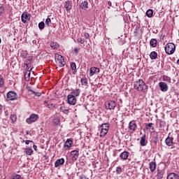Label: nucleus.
I'll return each instance as SVG.
<instances>
[{
    "label": "nucleus",
    "instance_id": "obj_1",
    "mask_svg": "<svg viewBox=\"0 0 179 179\" xmlns=\"http://www.w3.org/2000/svg\"><path fill=\"white\" fill-rule=\"evenodd\" d=\"M134 87L136 90L142 92V93H146V92H148V85H146L142 79L135 81L134 83Z\"/></svg>",
    "mask_w": 179,
    "mask_h": 179
},
{
    "label": "nucleus",
    "instance_id": "obj_2",
    "mask_svg": "<svg viewBox=\"0 0 179 179\" xmlns=\"http://www.w3.org/2000/svg\"><path fill=\"white\" fill-rule=\"evenodd\" d=\"M176 51V45L173 43H167L165 46V52L168 54V55H171L174 54Z\"/></svg>",
    "mask_w": 179,
    "mask_h": 179
},
{
    "label": "nucleus",
    "instance_id": "obj_3",
    "mask_svg": "<svg viewBox=\"0 0 179 179\" xmlns=\"http://www.w3.org/2000/svg\"><path fill=\"white\" fill-rule=\"evenodd\" d=\"M7 99L10 101H14V100H17V94L15 91H10L7 93Z\"/></svg>",
    "mask_w": 179,
    "mask_h": 179
},
{
    "label": "nucleus",
    "instance_id": "obj_4",
    "mask_svg": "<svg viewBox=\"0 0 179 179\" xmlns=\"http://www.w3.org/2000/svg\"><path fill=\"white\" fill-rule=\"evenodd\" d=\"M38 119V115L33 113L26 120V122L27 124H32V122H36Z\"/></svg>",
    "mask_w": 179,
    "mask_h": 179
},
{
    "label": "nucleus",
    "instance_id": "obj_5",
    "mask_svg": "<svg viewBox=\"0 0 179 179\" xmlns=\"http://www.w3.org/2000/svg\"><path fill=\"white\" fill-rule=\"evenodd\" d=\"M117 107V102L115 101H109L108 103H106V110H114Z\"/></svg>",
    "mask_w": 179,
    "mask_h": 179
},
{
    "label": "nucleus",
    "instance_id": "obj_6",
    "mask_svg": "<svg viewBox=\"0 0 179 179\" xmlns=\"http://www.w3.org/2000/svg\"><path fill=\"white\" fill-rule=\"evenodd\" d=\"M72 143H73V139L68 138L64 144V148L66 150L72 148Z\"/></svg>",
    "mask_w": 179,
    "mask_h": 179
},
{
    "label": "nucleus",
    "instance_id": "obj_7",
    "mask_svg": "<svg viewBox=\"0 0 179 179\" xmlns=\"http://www.w3.org/2000/svg\"><path fill=\"white\" fill-rule=\"evenodd\" d=\"M67 101L69 104L71 106H75L76 104V97L73 96V95L69 94L67 96Z\"/></svg>",
    "mask_w": 179,
    "mask_h": 179
},
{
    "label": "nucleus",
    "instance_id": "obj_8",
    "mask_svg": "<svg viewBox=\"0 0 179 179\" xmlns=\"http://www.w3.org/2000/svg\"><path fill=\"white\" fill-rule=\"evenodd\" d=\"M70 155L71 156V160L73 162L76 161L77 159H79V150H78L71 151Z\"/></svg>",
    "mask_w": 179,
    "mask_h": 179
},
{
    "label": "nucleus",
    "instance_id": "obj_9",
    "mask_svg": "<svg viewBox=\"0 0 179 179\" xmlns=\"http://www.w3.org/2000/svg\"><path fill=\"white\" fill-rule=\"evenodd\" d=\"M159 87L161 92H167V90H169V85L164 82H159Z\"/></svg>",
    "mask_w": 179,
    "mask_h": 179
},
{
    "label": "nucleus",
    "instance_id": "obj_10",
    "mask_svg": "<svg viewBox=\"0 0 179 179\" xmlns=\"http://www.w3.org/2000/svg\"><path fill=\"white\" fill-rule=\"evenodd\" d=\"M100 69L96 67H92L90 69V76H93L94 75H97V73H99Z\"/></svg>",
    "mask_w": 179,
    "mask_h": 179
},
{
    "label": "nucleus",
    "instance_id": "obj_11",
    "mask_svg": "<svg viewBox=\"0 0 179 179\" xmlns=\"http://www.w3.org/2000/svg\"><path fill=\"white\" fill-rule=\"evenodd\" d=\"M138 128V126L136 125V123L135 121L132 120L129 124V129L131 131H136V129Z\"/></svg>",
    "mask_w": 179,
    "mask_h": 179
},
{
    "label": "nucleus",
    "instance_id": "obj_12",
    "mask_svg": "<svg viewBox=\"0 0 179 179\" xmlns=\"http://www.w3.org/2000/svg\"><path fill=\"white\" fill-rule=\"evenodd\" d=\"M71 96H73L74 97H79V96H80V89H73L71 90Z\"/></svg>",
    "mask_w": 179,
    "mask_h": 179
},
{
    "label": "nucleus",
    "instance_id": "obj_13",
    "mask_svg": "<svg viewBox=\"0 0 179 179\" xmlns=\"http://www.w3.org/2000/svg\"><path fill=\"white\" fill-rule=\"evenodd\" d=\"M64 8L66 10H71L72 9V1L67 0L64 3Z\"/></svg>",
    "mask_w": 179,
    "mask_h": 179
},
{
    "label": "nucleus",
    "instance_id": "obj_14",
    "mask_svg": "<svg viewBox=\"0 0 179 179\" xmlns=\"http://www.w3.org/2000/svg\"><path fill=\"white\" fill-rule=\"evenodd\" d=\"M64 163H65V159L64 158L57 159L55 162V167H59V166H62Z\"/></svg>",
    "mask_w": 179,
    "mask_h": 179
},
{
    "label": "nucleus",
    "instance_id": "obj_15",
    "mask_svg": "<svg viewBox=\"0 0 179 179\" xmlns=\"http://www.w3.org/2000/svg\"><path fill=\"white\" fill-rule=\"evenodd\" d=\"M174 138L173 137L168 136L165 140V143L167 146H173V142Z\"/></svg>",
    "mask_w": 179,
    "mask_h": 179
},
{
    "label": "nucleus",
    "instance_id": "obj_16",
    "mask_svg": "<svg viewBox=\"0 0 179 179\" xmlns=\"http://www.w3.org/2000/svg\"><path fill=\"white\" fill-rule=\"evenodd\" d=\"M120 157L122 160H127V159L129 157V152L124 151L123 152L120 153Z\"/></svg>",
    "mask_w": 179,
    "mask_h": 179
},
{
    "label": "nucleus",
    "instance_id": "obj_17",
    "mask_svg": "<svg viewBox=\"0 0 179 179\" xmlns=\"http://www.w3.org/2000/svg\"><path fill=\"white\" fill-rule=\"evenodd\" d=\"M167 179H179V175L176 173H170L167 176Z\"/></svg>",
    "mask_w": 179,
    "mask_h": 179
},
{
    "label": "nucleus",
    "instance_id": "obj_18",
    "mask_svg": "<svg viewBox=\"0 0 179 179\" xmlns=\"http://www.w3.org/2000/svg\"><path fill=\"white\" fill-rule=\"evenodd\" d=\"M148 143L146 142V134H144L141 136V141H140V145L141 146H146V144Z\"/></svg>",
    "mask_w": 179,
    "mask_h": 179
},
{
    "label": "nucleus",
    "instance_id": "obj_19",
    "mask_svg": "<svg viewBox=\"0 0 179 179\" xmlns=\"http://www.w3.org/2000/svg\"><path fill=\"white\" fill-rule=\"evenodd\" d=\"M21 19H22V22L23 23H26V22H27V20H29V15H27V13H26V12L23 13L21 16Z\"/></svg>",
    "mask_w": 179,
    "mask_h": 179
},
{
    "label": "nucleus",
    "instance_id": "obj_20",
    "mask_svg": "<svg viewBox=\"0 0 179 179\" xmlns=\"http://www.w3.org/2000/svg\"><path fill=\"white\" fill-rule=\"evenodd\" d=\"M80 8L84 10H86L89 8V3L86 1H84L80 4Z\"/></svg>",
    "mask_w": 179,
    "mask_h": 179
},
{
    "label": "nucleus",
    "instance_id": "obj_21",
    "mask_svg": "<svg viewBox=\"0 0 179 179\" xmlns=\"http://www.w3.org/2000/svg\"><path fill=\"white\" fill-rule=\"evenodd\" d=\"M149 167H150V171L153 173V171L156 170V162H150Z\"/></svg>",
    "mask_w": 179,
    "mask_h": 179
},
{
    "label": "nucleus",
    "instance_id": "obj_22",
    "mask_svg": "<svg viewBox=\"0 0 179 179\" xmlns=\"http://www.w3.org/2000/svg\"><path fill=\"white\" fill-rule=\"evenodd\" d=\"M8 179H23V177L17 173H13Z\"/></svg>",
    "mask_w": 179,
    "mask_h": 179
},
{
    "label": "nucleus",
    "instance_id": "obj_23",
    "mask_svg": "<svg viewBox=\"0 0 179 179\" xmlns=\"http://www.w3.org/2000/svg\"><path fill=\"white\" fill-rule=\"evenodd\" d=\"M80 83L82 86H84V87H87V78H86V77L82 78Z\"/></svg>",
    "mask_w": 179,
    "mask_h": 179
},
{
    "label": "nucleus",
    "instance_id": "obj_24",
    "mask_svg": "<svg viewBox=\"0 0 179 179\" xmlns=\"http://www.w3.org/2000/svg\"><path fill=\"white\" fill-rule=\"evenodd\" d=\"M24 153L27 155V156H31L33 155V149L31 148H25Z\"/></svg>",
    "mask_w": 179,
    "mask_h": 179
},
{
    "label": "nucleus",
    "instance_id": "obj_25",
    "mask_svg": "<svg viewBox=\"0 0 179 179\" xmlns=\"http://www.w3.org/2000/svg\"><path fill=\"white\" fill-rule=\"evenodd\" d=\"M101 129H106V131H108V129H110V124L108 123H104L102 124L100 126Z\"/></svg>",
    "mask_w": 179,
    "mask_h": 179
},
{
    "label": "nucleus",
    "instance_id": "obj_26",
    "mask_svg": "<svg viewBox=\"0 0 179 179\" xmlns=\"http://www.w3.org/2000/svg\"><path fill=\"white\" fill-rule=\"evenodd\" d=\"M150 44L151 45V47H157V40L155 39V38H152L150 40Z\"/></svg>",
    "mask_w": 179,
    "mask_h": 179
},
{
    "label": "nucleus",
    "instance_id": "obj_27",
    "mask_svg": "<svg viewBox=\"0 0 179 179\" xmlns=\"http://www.w3.org/2000/svg\"><path fill=\"white\" fill-rule=\"evenodd\" d=\"M59 110L62 113H64V114H69V110L66 109V108L65 106H61L59 108Z\"/></svg>",
    "mask_w": 179,
    "mask_h": 179
},
{
    "label": "nucleus",
    "instance_id": "obj_28",
    "mask_svg": "<svg viewBox=\"0 0 179 179\" xmlns=\"http://www.w3.org/2000/svg\"><path fill=\"white\" fill-rule=\"evenodd\" d=\"M108 133V130L101 129V132H100L101 138L106 136V135H107Z\"/></svg>",
    "mask_w": 179,
    "mask_h": 179
},
{
    "label": "nucleus",
    "instance_id": "obj_29",
    "mask_svg": "<svg viewBox=\"0 0 179 179\" xmlns=\"http://www.w3.org/2000/svg\"><path fill=\"white\" fill-rule=\"evenodd\" d=\"M50 47L53 50H57V48H58L59 47V45H58V43L57 42H52V43H50Z\"/></svg>",
    "mask_w": 179,
    "mask_h": 179
},
{
    "label": "nucleus",
    "instance_id": "obj_30",
    "mask_svg": "<svg viewBox=\"0 0 179 179\" xmlns=\"http://www.w3.org/2000/svg\"><path fill=\"white\" fill-rule=\"evenodd\" d=\"M145 128L146 129H148V131H150V129H152V131H155L153 123H148V124L145 125Z\"/></svg>",
    "mask_w": 179,
    "mask_h": 179
},
{
    "label": "nucleus",
    "instance_id": "obj_31",
    "mask_svg": "<svg viewBox=\"0 0 179 179\" xmlns=\"http://www.w3.org/2000/svg\"><path fill=\"white\" fill-rule=\"evenodd\" d=\"M32 60H33V57L31 56L27 57V59L24 61L25 65L27 66H29V64H30V62H31Z\"/></svg>",
    "mask_w": 179,
    "mask_h": 179
},
{
    "label": "nucleus",
    "instance_id": "obj_32",
    "mask_svg": "<svg viewBox=\"0 0 179 179\" xmlns=\"http://www.w3.org/2000/svg\"><path fill=\"white\" fill-rule=\"evenodd\" d=\"M24 78L25 80L29 81L30 80V70H27L25 73H24Z\"/></svg>",
    "mask_w": 179,
    "mask_h": 179
},
{
    "label": "nucleus",
    "instance_id": "obj_33",
    "mask_svg": "<svg viewBox=\"0 0 179 179\" xmlns=\"http://www.w3.org/2000/svg\"><path fill=\"white\" fill-rule=\"evenodd\" d=\"M150 57L151 59H156V58H157V52L155 51L152 52L150 55Z\"/></svg>",
    "mask_w": 179,
    "mask_h": 179
},
{
    "label": "nucleus",
    "instance_id": "obj_34",
    "mask_svg": "<svg viewBox=\"0 0 179 179\" xmlns=\"http://www.w3.org/2000/svg\"><path fill=\"white\" fill-rule=\"evenodd\" d=\"M162 80H164V82H169V83H171V78L167 76H163Z\"/></svg>",
    "mask_w": 179,
    "mask_h": 179
},
{
    "label": "nucleus",
    "instance_id": "obj_35",
    "mask_svg": "<svg viewBox=\"0 0 179 179\" xmlns=\"http://www.w3.org/2000/svg\"><path fill=\"white\" fill-rule=\"evenodd\" d=\"M55 59L56 62H58L59 61H62L64 59V57H62L61 55H56Z\"/></svg>",
    "mask_w": 179,
    "mask_h": 179
},
{
    "label": "nucleus",
    "instance_id": "obj_36",
    "mask_svg": "<svg viewBox=\"0 0 179 179\" xmlns=\"http://www.w3.org/2000/svg\"><path fill=\"white\" fill-rule=\"evenodd\" d=\"M146 15L148 17H152V16H153V10L152 9L148 10L146 12Z\"/></svg>",
    "mask_w": 179,
    "mask_h": 179
},
{
    "label": "nucleus",
    "instance_id": "obj_37",
    "mask_svg": "<svg viewBox=\"0 0 179 179\" xmlns=\"http://www.w3.org/2000/svg\"><path fill=\"white\" fill-rule=\"evenodd\" d=\"M57 64H59V66L60 68H62V66H65V60L63 59V60H59V62H57Z\"/></svg>",
    "mask_w": 179,
    "mask_h": 179
},
{
    "label": "nucleus",
    "instance_id": "obj_38",
    "mask_svg": "<svg viewBox=\"0 0 179 179\" xmlns=\"http://www.w3.org/2000/svg\"><path fill=\"white\" fill-rule=\"evenodd\" d=\"M3 13H5V6H3V4H1V6H0V16Z\"/></svg>",
    "mask_w": 179,
    "mask_h": 179
},
{
    "label": "nucleus",
    "instance_id": "obj_39",
    "mask_svg": "<svg viewBox=\"0 0 179 179\" xmlns=\"http://www.w3.org/2000/svg\"><path fill=\"white\" fill-rule=\"evenodd\" d=\"M3 85H5V80L2 76H0V87H3Z\"/></svg>",
    "mask_w": 179,
    "mask_h": 179
},
{
    "label": "nucleus",
    "instance_id": "obj_40",
    "mask_svg": "<svg viewBox=\"0 0 179 179\" xmlns=\"http://www.w3.org/2000/svg\"><path fill=\"white\" fill-rule=\"evenodd\" d=\"M45 24H44V22H41L38 24V28L40 29V30H43L44 29V26Z\"/></svg>",
    "mask_w": 179,
    "mask_h": 179
},
{
    "label": "nucleus",
    "instance_id": "obj_41",
    "mask_svg": "<svg viewBox=\"0 0 179 179\" xmlns=\"http://www.w3.org/2000/svg\"><path fill=\"white\" fill-rule=\"evenodd\" d=\"M10 119L11 120L12 122H15L17 120L16 115L15 114L11 115Z\"/></svg>",
    "mask_w": 179,
    "mask_h": 179
},
{
    "label": "nucleus",
    "instance_id": "obj_42",
    "mask_svg": "<svg viewBox=\"0 0 179 179\" xmlns=\"http://www.w3.org/2000/svg\"><path fill=\"white\" fill-rule=\"evenodd\" d=\"M116 173H117V174H121V173H122V169H121V166L117 167Z\"/></svg>",
    "mask_w": 179,
    "mask_h": 179
},
{
    "label": "nucleus",
    "instance_id": "obj_43",
    "mask_svg": "<svg viewBox=\"0 0 179 179\" xmlns=\"http://www.w3.org/2000/svg\"><path fill=\"white\" fill-rule=\"evenodd\" d=\"M45 24H47V26H51V18L46 19Z\"/></svg>",
    "mask_w": 179,
    "mask_h": 179
},
{
    "label": "nucleus",
    "instance_id": "obj_44",
    "mask_svg": "<svg viewBox=\"0 0 179 179\" xmlns=\"http://www.w3.org/2000/svg\"><path fill=\"white\" fill-rule=\"evenodd\" d=\"M78 43H80V44H85V39L82 38H78L77 39Z\"/></svg>",
    "mask_w": 179,
    "mask_h": 179
},
{
    "label": "nucleus",
    "instance_id": "obj_45",
    "mask_svg": "<svg viewBox=\"0 0 179 179\" xmlns=\"http://www.w3.org/2000/svg\"><path fill=\"white\" fill-rule=\"evenodd\" d=\"M71 68L72 71H75V69H76V64L75 62L71 63Z\"/></svg>",
    "mask_w": 179,
    "mask_h": 179
},
{
    "label": "nucleus",
    "instance_id": "obj_46",
    "mask_svg": "<svg viewBox=\"0 0 179 179\" xmlns=\"http://www.w3.org/2000/svg\"><path fill=\"white\" fill-rule=\"evenodd\" d=\"M31 92L33 93V94H35V96H36L37 97H40V96H41V93L40 92H36L33 90H31Z\"/></svg>",
    "mask_w": 179,
    "mask_h": 179
},
{
    "label": "nucleus",
    "instance_id": "obj_47",
    "mask_svg": "<svg viewBox=\"0 0 179 179\" xmlns=\"http://www.w3.org/2000/svg\"><path fill=\"white\" fill-rule=\"evenodd\" d=\"M164 125H166V122H164V121H160V122H159V127H160V128H163V127H164Z\"/></svg>",
    "mask_w": 179,
    "mask_h": 179
},
{
    "label": "nucleus",
    "instance_id": "obj_48",
    "mask_svg": "<svg viewBox=\"0 0 179 179\" xmlns=\"http://www.w3.org/2000/svg\"><path fill=\"white\" fill-rule=\"evenodd\" d=\"M45 106L46 107H48V108H51V107H52V103H48L47 102H45Z\"/></svg>",
    "mask_w": 179,
    "mask_h": 179
},
{
    "label": "nucleus",
    "instance_id": "obj_49",
    "mask_svg": "<svg viewBox=\"0 0 179 179\" xmlns=\"http://www.w3.org/2000/svg\"><path fill=\"white\" fill-rule=\"evenodd\" d=\"M53 122H54V124H55V125H59V119H55L53 120Z\"/></svg>",
    "mask_w": 179,
    "mask_h": 179
},
{
    "label": "nucleus",
    "instance_id": "obj_50",
    "mask_svg": "<svg viewBox=\"0 0 179 179\" xmlns=\"http://www.w3.org/2000/svg\"><path fill=\"white\" fill-rule=\"evenodd\" d=\"M79 179H89L85 175H81L79 176Z\"/></svg>",
    "mask_w": 179,
    "mask_h": 179
},
{
    "label": "nucleus",
    "instance_id": "obj_51",
    "mask_svg": "<svg viewBox=\"0 0 179 179\" xmlns=\"http://www.w3.org/2000/svg\"><path fill=\"white\" fill-rule=\"evenodd\" d=\"M84 37L85 38H89V37H90V35L89 34V33H85L84 34Z\"/></svg>",
    "mask_w": 179,
    "mask_h": 179
},
{
    "label": "nucleus",
    "instance_id": "obj_52",
    "mask_svg": "<svg viewBox=\"0 0 179 179\" xmlns=\"http://www.w3.org/2000/svg\"><path fill=\"white\" fill-rule=\"evenodd\" d=\"M30 143H33V141H31V140L25 141V145H29Z\"/></svg>",
    "mask_w": 179,
    "mask_h": 179
},
{
    "label": "nucleus",
    "instance_id": "obj_53",
    "mask_svg": "<svg viewBox=\"0 0 179 179\" xmlns=\"http://www.w3.org/2000/svg\"><path fill=\"white\" fill-rule=\"evenodd\" d=\"M73 52H74L75 54H76V55H78V52H79V50H78L77 48H74Z\"/></svg>",
    "mask_w": 179,
    "mask_h": 179
},
{
    "label": "nucleus",
    "instance_id": "obj_54",
    "mask_svg": "<svg viewBox=\"0 0 179 179\" xmlns=\"http://www.w3.org/2000/svg\"><path fill=\"white\" fill-rule=\"evenodd\" d=\"M33 148H34V150L36 152H37V145H33Z\"/></svg>",
    "mask_w": 179,
    "mask_h": 179
},
{
    "label": "nucleus",
    "instance_id": "obj_55",
    "mask_svg": "<svg viewBox=\"0 0 179 179\" xmlns=\"http://www.w3.org/2000/svg\"><path fill=\"white\" fill-rule=\"evenodd\" d=\"M108 5H109V6H111V2L110 1H108Z\"/></svg>",
    "mask_w": 179,
    "mask_h": 179
},
{
    "label": "nucleus",
    "instance_id": "obj_56",
    "mask_svg": "<svg viewBox=\"0 0 179 179\" xmlns=\"http://www.w3.org/2000/svg\"><path fill=\"white\" fill-rule=\"evenodd\" d=\"M0 110H2V105L0 104Z\"/></svg>",
    "mask_w": 179,
    "mask_h": 179
},
{
    "label": "nucleus",
    "instance_id": "obj_57",
    "mask_svg": "<svg viewBox=\"0 0 179 179\" xmlns=\"http://www.w3.org/2000/svg\"><path fill=\"white\" fill-rule=\"evenodd\" d=\"M177 63L179 64V59L177 61Z\"/></svg>",
    "mask_w": 179,
    "mask_h": 179
},
{
    "label": "nucleus",
    "instance_id": "obj_58",
    "mask_svg": "<svg viewBox=\"0 0 179 179\" xmlns=\"http://www.w3.org/2000/svg\"><path fill=\"white\" fill-rule=\"evenodd\" d=\"M27 135H29V132H27Z\"/></svg>",
    "mask_w": 179,
    "mask_h": 179
},
{
    "label": "nucleus",
    "instance_id": "obj_59",
    "mask_svg": "<svg viewBox=\"0 0 179 179\" xmlns=\"http://www.w3.org/2000/svg\"><path fill=\"white\" fill-rule=\"evenodd\" d=\"M0 43H1V38H0Z\"/></svg>",
    "mask_w": 179,
    "mask_h": 179
}]
</instances>
